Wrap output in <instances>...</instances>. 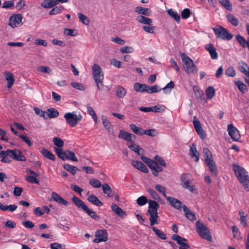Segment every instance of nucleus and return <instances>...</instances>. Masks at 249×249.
<instances>
[{"instance_id": "nucleus-1", "label": "nucleus", "mask_w": 249, "mask_h": 249, "mask_svg": "<svg viewBox=\"0 0 249 249\" xmlns=\"http://www.w3.org/2000/svg\"><path fill=\"white\" fill-rule=\"evenodd\" d=\"M232 168L240 182L247 191H249V176L248 172L238 164H233Z\"/></svg>"}, {"instance_id": "nucleus-6", "label": "nucleus", "mask_w": 249, "mask_h": 249, "mask_svg": "<svg viewBox=\"0 0 249 249\" xmlns=\"http://www.w3.org/2000/svg\"><path fill=\"white\" fill-rule=\"evenodd\" d=\"M54 151L58 157L63 160H68L74 161H78L75 154L71 151L69 150L63 151L62 149L56 147L54 148Z\"/></svg>"}, {"instance_id": "nucleus-25", "label": "nucleus", "mask_w": 249, "mask_h": 249, "mask_svg": "<svg viewBox=\"0 0 249 249\" xmlns=\"http://www.w3.org/2000/svg\"><path fill=\"white\" fill-rule=\"evenodd\" d=\"M189 154L192 158H195L196 161L197 162L199 159V153L197 151L196 149V144L194 143H192L190 148Z\"/></svg>"}, {"instance_id": "nucleus-16", "label": "nucleus", "mask_w": 249, "mask_h": 249, "mask_svg": "<svg viewBox=\"0 0 249 249\" xmlns=\"http://www.w3.org/2000/svg\"><path fill=\"white\" fill-rule=\"evenodd\" d=\"M196 116H195L194 118L193 123L195 128L199 136L201 138L204 139L205 138V136L204 134V130L201 125L199 121L198 120H196Z\"/></svg>"}, {"instance_id": "nucleus-38", "label": "nucleus", "mask_w": 249, "mask_h": 249, "mask_svg": "<svg viewBox=\"0 0 249 249\" xmlns=\"http://www.w3.org/2000/svg\"><path fill=\"white\" fill-rule=\"evenodd\" d=\"M168 15L175 19L178 23H179L180 19V16L176 11L170 9L167 11Z\"/></svg>"}, {"instance_id": "nucleus-55", "label": "nucleus", "mask_w": 249, "mask_h": 249, "mask_svg": "<svg viewBox=\"0 0 249 249\" xmlns=\"http://www.w3.org/2000/svg\"><path fill=\"white\" fill-rule=\"evenodd\" d=\"M155 189L160 193H161L164 197L166 198V188L161 185L157 184L155 185Z\"/></svg>"}, {"instance_id": "nucleus-12", "label": "nucleus", "mask_w": 249, "mask_h": 249, "mask_svg": "<svg viewBox=\"0 0 249 249\" xmlns=\"http://www.w3.org/2000/svg\"><path fill=\"white\" fill-rule=\"evenodd\" d=\"M227 130L229 135L234 141H238L240 137V134L238 129L235 127L232 124L228 125Z\"/></svg>"}, {"instance_id": "nucleus-4", "label": "nucleus", "mask_w": 249, "mask_h": 249, "mask_svg": "<svg viewBox=\"0 0 249 249\" xmlns=\"http://www.w3.org/2000/svg\"><path fill=\"white\" fill-rule=\"evenodd\" d=\"M181 59L183 62V68L186 73L189 74H195L197 71V68L194 63L193 61L185 53H182Z\"/></svg>"}, {"instance_id": "nucleus-11", "label": "nucleus", "mask_w": 249, "mask_h": 249, "mask_svg": "<svg viewBox=\"0 0 249 249\" xmlns=\"http://www.w3.org/2000/svg\"><path fill=\"white\" fill-rule=\"evenodd\" d=\"M96 238L94 239V242L98 243L101 242H106L108 240L107 232L106 230H98L95 232Z\"/></svg>"}, {"instance_id": "nucleus-43", "label": "nucleus", "mask_w": 249, "mask_h": 249, "mask_svg": "<svg viewBox=\"0 0 249 249\" xmlns=\"http://www.w3.org/2000/svg\"><path fill=\"white\" fill-rule=\"evenodd\" d=\"M154 161L156 165H160L162 167L166 166V163L164 159L161 157L156 155L154 157Z\"/></svg>"}, {"instance_id": "nucleus-64", "label": "nucleus", "mask_w": 249, "mask_h": 249, "mask_svg": "<svg viewBox=\"0 0 249 249\" xmlns=\"http://www.w3.org/2000/svg\"><path fill=\"white\" fill-rule=\"evenodd\" d=\"M225 73L228 76L234 77L235 75V71L233 67H230L226 70Z\"/></svg>"}, {"instance_id": "nucleus-13", "label": "nucleus", "mask_w": 249, "mask_h": 249, "mask_svg": "<svg viewBox=\"0 0 249 249\" xmlns=\"http://www.w3.org/2000/svg\"><path fill=\"white\" fill-rule=\"evenodd\" d=\"M68 1V0H44L41 3V6L46 8H50L54 7L59 2L64 3Z\"/></svg>"}, {"instance_id": "nucleus-36", "label": "nucleus", "mask_w": 249, "mask_h": 249, "mask_svg": "<svg viewBox=\"0 0 249 249\" xmlns=\"http://www.w3.org/2000/svg\"><path fill=\"white\" fill-rule=\"evenodd\" d=\"M63 166L65 170L71 173L72 175H75L76 171H79L75 166L70 164H64Z\"/></svg>"}, {"instance_id": "nucleus-15", "label": "nucleus", "mask_w": 249, "mask_h": 249, "mask_svg": "<svg viewBox=\"0 0 249 249\" xmlns=\"http://www.w3.org/2000/svg\"><path fill=\"white\" fill-rule=\"evenodd\" d=\"M165 107L161 106H155L150 107H140L139 110L145 112H160L164 110Z\"/></svg>"}, {"instance_id": "nucleus-29", "label": "nucleus", "mask_w": 249, "mask_h": 249, "mask_svg": "<svg viewBox=\"0 0 249 249\" xmlns=\"http://www.w3.org/2000/svg\"><path fill=\"white\" fill-rule=\"evenodd\" d=\"M186 217L190 220L193 221L196 219L194 213L191 212L185 205L182 207Z\"/></svg>"}, {"instance_id": "nucleus-14", "label": "nucleus", "mask_w": 249, "mask_h": 249, "mask_svg": "<svg viewBox=\"0 0 249 249\" xmlns=\"http://www.w3.org/2000/svg\"><path fill=\"white\" fill-rule=\"evenodd\" d=\"M22 17L20 14H17L12 16L9 21V25L12 28L18 26L21 22Z\"/></svg>"}, {"instance_id": "nucleus-8", "label": "nucleus", "mask_w": 249, "mask_h": 249, "mask_svg": "<svg viewBox=\"0 0 249 249\" xmlns=\"http://www.w3.org/2000/svg\"><path fill=\"white\" fill-rule=\"evenodd\" d=\"M64 117L67 123L71 127H75L82 118L80 114L77 115L73 112H67L64 114Z\"/></svg>"}, {"instance_id": "nucleus-7", "label": "nucleus", "mask_w": 249, "mask_h": 249, "mask_svg": "<svg viewBox=\"0 0 249 249\" xmlns=\"http://www.w3.org/2000/svg\"><path fill=\"white\" fill-rule=\"evenodd\" d=\"M196 228L197 232L201 237L208 241H212V237L211 235L210 231L204 224L200 222L199 221H197Z\"/></svg>"}, {"instance_id": "nucleus-3", "label": "nucleus", "mask_w": 249, "mask_h": 249, "mask_svg": "<svg viewBox=\"0 0 249 249\" xmlns=\"http://www.w3.org/2000/svg\"><path fill=\"white\" fill-rule=\"evenodd\" d=\"M92 74L95 82L96 84L98 90H102L104 87V72L97 64H94L92 68Z\"/></svg>"}, {"instance_id": "nucleus-46", "label": "nucleus", "mask_w": 249, "mask_h": 249, "mask_svg": "<svg viewBox=\"0 0 249 249\" xmlns=\"http://www.w3.org/2000/svg\"><path fill=\"white\" fill-rule=\"evenodd\" d=\"M206 95L208 99H212L215 95V90L213 87L209 86L206 90Z\"/></svg>"}, {"instance_id": "nucleus-45", "label": "nucleus", "mask_w": 249, "mask_h": 249, "mask_svg": "<svg viewBox=\"0 0 249 249\" xmlns=\"http://www.w3.org/2000/svg\"><path fill=\"white\" fill-rule=\"evenodd\" d=\"M227 18L228 21L234 26H237L239 24L237 18L231 14H229L227 15Z\"/></svg>"}, {"instance_id": "nucleus-60", "label": "nucleus", "mask_w": 249, "mask_h": 249, "mask_svg": "<svg viewBox=\"0 0 249 249\" xmlns=\"http://www.w3.org/2000/svg\"><path fill=\"white\" fill-rule=\"evenodd\" d=\"M53 141L54 144L58 147H62L64 145L63 141L59 138L54 137Z\"/></svg>"}, {"instance_id": "nucleus-26", "label": "nucleus", "mask_w": 249, "mask_h": 249, "mask_svg": "<svg viewBox=\"0 0 249 249\" xmlns=\"http://www.w3.org/2000/svg\"><path fill=\"white\" fill-rule=\"evenodd\" d=\"M133 136L135 137V136L132 135L131 134L123 130H121L120 131L118 137L120 139H122L124 140L125 141L128 142H132V137Z\"/></svg>"}, {"instance_id": "nucleus-5", "label": "nucleus", "mask_w": 249, "mask_h": 249, "mask_svg": "<svg viewBox=\"0 0 249 249\" xmlns=\"http://www.w3.org/2000/svg\"><path fill=\"white\" fill-rule=\"evenodd\" d=\"M72 200L78 208L82 209L91 218L94 219H98L99 218V216L95 212L89 209L85 203L77 196H74L72 198Z\"/></svg>"}, {"instance_id": "nucleus-27", "label": "nucleus", "mask_w": 249, "mask_h": 249, "mask_svg": "<svg viewBox=\"0 0 249 249\" xmlns=\"http://www.w3.org/2000/svg\"><path fill=\"white\" fill-rule=\"evenodd\" d=\"M88 200L93 204L100 207L103 203L94 195H90L87 198Z\"/></svg>"}, {"instance_id": "nucleus-28", "label": "nucleus", "mask_w": 249, "mask_h": 249, "mask_svg": "<svg viewBox=\"0 0 249 249\" xmlns=\"http://www.w3.org/2000/svg\"><path fill=\"white\" fill-rule=\"evenodd\" d=\"M134 89L136 92H147V85L141 84L140 83H136L134 85Z\"/></svg>"}, {"instance_id": "nucleus-34", "label": "nucleus", "mask_w": 249, "mask_h": 249, "mask_svg": "<svg viewBox=\"0 0 249 249\" xmlns=\"http://www.w3.org/2000/svg\"><path fill=\"white\" fill-rule=\"evenodd\" d=\"M102 187L103 193L106 194L108 197H112L113 196L112 189L107 183L103 184Z\"/></svg>"}, {"instance_id": "nucleus-58", "label": "nucleus", "mask_w": 249, "mask_h": 249, "mask_svg": "<svg viewBox=\"0 0 249 249\" xmlns=\"http://www.w3.org/2000/svg\"><path fill=\"white\" fill-rule=\"evenodd\" d=\"M148 202L147 198L143 196L138 197L137 199V203L139 206H143Z\"/></svg>"}, {"instance_id": "nucleus-61", "label": "nucleus", "mask_w": 249, "mask_h": 249, "mask_svg": "<svg viewBox=\"0 0 249 249\" xmlns=\"http://www.w3.org/2000/svg\"><path fill=\"white\" fill-rule=\"evenodd\" d=\"M144 135L155 137L158 135V132L155 129H148L144 130Z\"/></svg>"}, {"instance_id": "nucleus-50", "label": "nucleus", "mask_w": 249, "mask_h": 249, "mask_svg": "<svg viewBox=\"0 0 249 249\" xmlns=\"http://www.w3.org/2000/svg\"><path fill=\"white\" fill-rule=\"evenodd\" d=\"M141 158L142 161L147 164L150 169L151 168L153 164H155L154 160L150 158H147L143 156H142Z\"/></svg>"}, {"instance_id": "nucleus-20", "label": "nucleus", "mask_w": 249, "mask_h": 249, "mask_svg": "<svg viewBox=\"0 0 249 249\" xmlns=\"http://www.w3.org/2000/svg\"><path fill=\"white\" fill-rule=\"evenodd\" d=\"M205 49L209 53L211 57L213 59H216L218 58V54L215 48L212 44H207L206 45Z\"/></svg>"}, {"instance_id": "nucleus-32", "label": "nucleus", "mask_w": 249, "mask_h": 249, "mask_svg": "<svg viewBox=\"0 0 249 249\" xmlns=\"http://www.w3.org/2000/svg\"><path fill=\"white\" fill-rule=\"evenodd\" d=\"M135 12L140 15L149 16L151 13V11L149 9L147 8H143L142 7H137L135 9Z\"/></svg>"}, {"instance_id": "nucleus-57", "label": "nucleus", "mask_w": 249, "mask_h": 249, "mask_svg": "<svg viewBox=\"0 0 249 249\" xmlns=\"http://www.w3.org/2000/svg\"><path fill=\"white\" fill-rule=\"evenodd\" d=\"M36 177L32 176H26L25 177V180L26 181L29 183L38 184L39 183V181L38 179L36 178Z\"/></svg>"}, {"instance_id": "nucleus-18", "label": "nucleus", "mask_w": 249, "mask_h": 249, "mask_svg": "<svg viewBox=\"0 0 249 249\" xmlns=\"http://www.w3.org/2000/svg\"><path fill=\"white\" fill-rule=\"evenodd\" d=\"M53 199L58 204H62L65 206L68 205V202L63 199L57 193L53 192L51 194V200Z\"/></svg>"}, {"instance_id": "nucleus-31", "label": "nucleus", "mask_w": 249, "mask_h": 249, "mask_svg": "<svg viewBox=\"0 0 249 249\" xmlns=\"http://www.w3.org/2000/svg\"><path fill=\"white\" fill-rule=\"evenodd\" d=\"M137 20L141 23L150 25L152 23V20L143 16H139L137 17Z\"/></svg>"}, {"instance_id": "nucleus-37", "label": "nucleus", "mask_w": 249, "mask_h": 249, "mask_svg": "<svg viewBox=\"0 0 249 249\" xmlns=\"http://www.w3.org/2000/svg\"><path fill=\"white\" fill-rule=\"evenodd\" d=\"M239 69L240 71L244 73L247 76H249V67L247 64L243 62L240 63Z\"/></svg>"}, {"instance_id": "nucleus-56", "label": "nucleus", "mask_w": 249, "mask_h": 249, "mask_svg": "<svg viewBox=\"0 0 249 249\" xmlns=\"http://www.w3.org/2000/svg\"><path fill=\"white\" fill-rule=\"evenodd\" d=\"M89 183L90 185H91L92 187L94 188H100L101 186V182L95 178H91L89 181Z\"/></svg>"}, {"instance_id": "nucleus-53", "label": "nucleus", "mask_w": 249, "mask_h": 249, "mask_svg": "<svg viewBox=\"0 0 249 249\" xmlns=\"http://www.w3.org/2000/svg\"><path fill=\"white\" fill-rule=\"evenodd\" d=\"M87 111L88 113L91 116L92 118L94 120V121L95 123L97 122V116L96 115L95 111L93 109V108L90 106L87 107Z\"/></svg>"}, {"instance_id": "nucleus-19", "label": "nucleus", "mask_w": 249, "mask_h": 249, "mask_svg": "<svg viewBox=\"0 0 249 249\" xmlns=\"http://www.w3.org/2000/svg\"><path fill=\"white\" fill-rule=\"evenodd\" d=\"M166 199L173 207L178 210L181 208L182 202L178 199L171 196H168L166 197Z\"/></svg>"}, {"instance_id": "nucleus-35", "label": "nucleus", "mask_w": 249, "mask_h": 249, "mask_svg": "<svg viewBox=\"0 0 249 249\" xmlns=\"http://www.w3.org/2000/svg\"><path fill=\"white\" fill-rule=\"evenodd\" d=\"M0 157L1 158V161L3 163H9L11 162L9 157V153L7 150L6 151H0Z\"/></svg>"}, {"instance_id": "nucleus-42", "label": "nucleus", "mask_w": 249, "mask_h": 249, "mask_svg": "<svg viewBox=\"0 0 249 249\" xmlns=\"http://www.w3.org/2000/svg\"><path fill=\"white\" fill-rule=\"evenodd\" d=\"M203 154L205 162H207V160H209L213 159L212 152L208 148H204L203 149Z\"/></svg>"}, {"instance_id": "nucleus-51", "label": "nucleus", "mask_w": 249, "mask_h": 249, "mask_svg": "<svg viewBox=\"0 0 249 249\" xmlns=\"http://www.w3.org/2000/svg\"><path fill=\"white\" fill-rule=\"evenodd\" d=\"M153 231L155 232L156 235L160 238L162 240H165L166 239V236L165 234L161 232L160 230L157 229L155 227L152 228Z\"/></svg>"}, {"instance_id": "nucleus-49", "label": "nucleus", "mask_w": 249, "mask_h": 249, "mask_svg": "<svg viewBox=\"0 0 249 249\" xmlns=\"http://www.w3.org/2000/svg\"><path fill=\"white\" fill-rule=\"evenodd\" d=\"M130 142L131 144L128 145V146L138 154L141 155V154L140 153V151L142 150V148H140L138 144H135L132 141V142Z\"/></svg>"}, {"instance_id": "nucleus-39", "label": "nucleus", "mask_w": 249, "mask_h": 249, "mask_svg": "<svg viewBox=\"0 0 249 249\" xmlns=\"http://www.w3.org/2000/svg\"><path fill=\"white\" fill-rule=\"evenodd\" d=\"M218 1L226 10L230 11L232 10V6L230 0H218Z\"/></svg>"}, {"instance_id": "nucleus-22", "label": "nucleus", "mask_w": 249, "mask_h": 249, "mask_svg": "<svg viewBox=\"0 0 249 249\" xmlns=\"http://www.w3.org/2000/svg\"><path fill=\"white\" fill-rule=\"evenodd\" d=\"M111 207L112 211L121 218H124L126 215V212L117 205L112 204Z\"/></svg>"}, {"instance_id": "nucleus-47", "label": "nucleus", "mask_w": 249, "mask_h": 249, "mask_svg": "<svg viewBox=\"0 0 249 249\" xmlns=\"http://www.w3.org/2000/svg\"><path fill=\"white\" fill-rule=\"evenodd\" d=\"M147 93L149 94H152L154 93H157L161 90L158 85H154L153 86H149L147 85Z\"/></svg>"}, {"instance_id": "nucleus-21", "label": "nucleus", "mask_w": 249, "mask_h": 249, "mask_svg": "<svg viewBox=\"0 0 249 249\" xmlns=\"http://www.w3.org/2000/svg\"><path fill=\"white\" fill-rule=\"evenodd\" d=\"M4 77L7 81V88L11 89L14 85L15 80L13 74L10 72L5 71L4 73Z\"/></svg>"}, {"instance_id": "nucleus-23", "label": "nucleus", "mask_w": 249, "mask_h": 249, "mask_svg": "<svg viewBox=\"0 0 249 249\" xmlns=\"http://www.w3.org/2000/svg\"><path fill=\"white\" fill-rule=\"evenodd\" d=\"M172 239L176 241L178 244L181 245V246L186 247V248H190V246L188 244L185 243V242L187 241L186 239L182 238L177 234H173L172 235Z\"/></svg>"}, {"instance_id": "nucleus-10", "label": "nucleus", "mask_w": 249, "mask_h": 249, "mask_svg": "<svg viewBox=\"0 0 249 249\" xmlns=\"http://www.w3.org/2000/svg\"><path fill=\"white\" fill-rule=\"evenodd\" d=\"M7 151L9 153V157L12 159L21 161H25L26 160V158L19 150L17 149L12 150L8 149Z\"/></svg>"}, {"instance_id": "nucleus-59", "label": "nucleus", "mask_w": 249, "mask_h": 249, "mask_svg": "<svg viewBox=\"0 0 249 249\" xmlns=\"http://www.w3.org/2000/svg\"><path fill=\"white\" fill-rule=\"evenodd\" d=\"M193 89L195 96L197 99H201L203 98L204 94L202 90H199L198 88H196L195 87H194Z\"/></svg>"}, {"instance_id": "nucleus-62", "label": "nucleus", "mask_w": 249, "mask_h": 249, "mask_svg": "<svg viewBox=\"0 0 249 249\" xmlns=\"http://www.w3.org/2000/svg\"><path fill=\"white\" fill-rule=\"evenodd\" d=\"M236 39L238 41V42L239 43L241 46H242L243 48H245L246 47V42L247 41L245 40V39L242 36L240 35H237L236 36Z\"/></svg>"}, {"instance_id": "nucleus-40", "label": "nucleus", "mask_w": 249, "mask_h": 249, "mask_svg": "<svg viewBox=\"0 0 249 249\" xmlns=\"http://www.w3.org/2000/svg\"><path fill=\"white\" fill-rule=\"evenodd\" d=\"M48 114H46L48 118H53L57 117L59 115V112L54 108H51L48 109Z\"/></svg>"}, {"instance_id": "nucleus-44", "label": "nucleus", "mask_w": 249, "mask_h": 249, "mask_svg": "<svg viewBox=\"0 0 249 249\" xmlns=\"http://www.w3.org/2000/svg\"><path fill=\"white\" fill-rule=\"evenodd\" d=\"M103 124L105 128L109 132L112 133V125L109 120L106 117H102Z\"/></svg>"}, {"instance_id": "nucleus-2", "label": "nucleus", "mask_w": 249, "mask_h": 249, "mask_svg": "<svg viewBox=\"0 0 249 249\" xmlns=\"http://www.w3.org/2000/svg\"><path fill=\"white\" fill-rule=\"evenodd\" d=\"M148 210L147 214L149 215V220L150 225L153 226L155 224H158V218H159L158 210L160 208V205L155 201H149Z\"/></svg>"}, {"instance_id": "nucleus-17", "label": "nucleus", "mask_w": 249, "mask_h": 249, "mask_svg": "<svg viewBox=\"0 0 249 249\" xmlns=\"http://www.w3.org/2000/svg\"><path fill=\"white\" fill-rule=\"evenodd\" d=\"M131 163L135 168L144 173H147L149 172V170L146 166L140 161L133 160Z\"/></svg>"}, {"instance_id": "nucleus-24", "label": "nucleus", "mask_w": 249, "mask_h": 249, "mask_svg": "<svg viewBox=\"0 0 249 249\" xmlns=\"http://www.w3.org/2000/svg\"><path fill=\"white\" fill-rule=\"evenodd\" d=\"M205 162L211 173L214 176H217V170L213 160H207V162Z\"/></svg>"}, {"instance_id": "nucleus-54", "label": "nucleus", "mask_w": 249, "mask_h": 249, "mask_svg": "<svg viewBox=\"0 0 249 249\" xmlns=\"http://www.w3.org/2000/svg\"><path fill=\"white\" fill-rule=\"evenodd\" d=\"M64 9V7L62 6H56L53 8L50 12V15H54L60 13Z\"/></svg>"}, {"instance_id": "nucleus-9", "label": "nucleus", "mask_w": 249, "mask_h": 249, "mask_svg": "<svg viewBox=\"0 0 249 249\" xmlns=\"http://www.w3.org/2000/svg\"><path fill=\"white\" fill-rule=\"evenodd\" d=\"M217 37L223 40H230L232 38V35L228 30L221 26L213 28Z\"/></svg>"}, {"instance_id": "nucleus-33", "label": "nucleus", "mask_w": 249, "mask_h": 249, "mask_svg": "<svg viewBox=\"0 0 249 249\" xmlns=\"http://www.w3.org/2000/svg\"><path fill=\"white\" fill-rule=\"evenodd\" d=\"M129 127L132 131L136 135L142 136L144 134V130L142 128L139 127L134 124H130Z\"/></svg>"}, {"instance_id": "nucleus-48", "label": "nucleus", "mask_w": 249, "mask_h": 249, "mask_svg": "<svg viewBox=\"0 0 249 249\" xmlns=\"http://www.w3.org/2000/svg\"><path fill=\"white\" fill-rule=\"evenodd\" d=\"M239 90L243 93H245L248 90L247 86L241 81H238L235 83Z\"/></svg>"}, {"instance_id": "nucleus-52", "label": "nucleus", "mask_w": 249, "mask_h": 249, "mask_svg": "<svg viewBox=\"0 0 249 249\" xmlns=\"http://www.w3.org/2000/svg\"><path fill=\"white\" fill-rule=\"evenodd\" d=\"M78 17L80 20L85 25H88L89 23V20L88 17L84 14L79 13L78 14Z\"/></svg>"}, {"instance_id": "nucleus-63", "label": "nucleus", "mask_w": 249, "mask_h": 249, "mask_svg": "<svg viewBox=\"0 0 249 249\" xmlns=\"http://www.w3.org/2000/svg\"><path fill=\"white\" fill-rule=\"evenodd\" d=\"M34 110L37 115L44 118L45 119H47L46 113L45 111H43L41 109L37 107H34Z\"/></svg>"}, {"instance_id": "nucleus-41", "label": "nucleus", "mask_w": 249, "mask_h": 249, "mask_svg": "<svg viewBox=\"0 0 249 249\" xmlns=\"http://www.w3.org/2000/svg\"><path fill=\"white\" fill-rule=\"evenodd\" d=\"M126 94V91L124 87L121 86L117 87L116 95L119 98H123Z\"/></svg>"}, {"instance_id": "nucleus-30", "label": "nucleus", "mask_w": 249, "mask_h": 249, "mask_svg": "<svg viewBox=\"0 0 249 249\" xmlns=\"http://www.w3.org/2000/svg\"><path fill=\"white\" fill-rule=\"evenodd\" d=\"M41 153L45 158L51 160L53 161H54L55 160L54 155L51 152L45 148H43L41 149Z\"/></svg>"}]
</instances>
